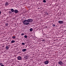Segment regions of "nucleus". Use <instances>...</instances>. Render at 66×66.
I'll return each mask as SVG.
<instances>
[{"mask_svg":"<svg viewBox=\"0 0 66 66\" xmlns=\"http://www.w3.org/2000/svg\"><path fill=\"white\" fill-rule=\"evenodd\" d=\"M23 23L25 25H28L29 24V21L28 20H25L23 22Z\"/></svg>","mask_w":66,"mask_h":66,"instance_id":"obj_1","label":"nucleus"},{"mask_svg":"<svg viewBox=\"0 0 66 66\" xmlns=\"http://www.w3.org/2000/svg\"><path fill=\"white\" fill-rule=\"evenodd\" d=\"M17 59L18 60H22V57L20 56H18L17 57Z\"/></svg>","mask_w":66,"mask_h":66,"instance_id":"obj_2","label":"nucleus"},{"mask_svg":"<svg viewBox=\"0 0 66 66\" xmlns=\"http://www.w3.org/2000/svg\"><path fill=\"white\" fill-rule=\"evenodd\" d=\"M28 21H29V22H32L33 21V20L31 19H28Z\"/></svg>","mask_w":66,"mask_h":66,"instance_id":"obj_3","label":"nucleus"},{"mask_svg":"<svg viewBox=\"0 0 66 66\" xmlns=\"http://www.w3.org/2000/svg\"><path fill=\"white\" fill-rule=\"evenodd\" d=\"M59 64V65H62L63 63V62L61 61H59L58 63Z\"/></svg>","mask_w":66,"mask_h":66,"instance_id":"obj_4","label":"nucleus"},{"mask_svg":"<svg viewBox=\"0 0 66 66\" xmlns=\"http://www.w3.org/2000/svg\"><path fill=\"white\" fill-rule=\"evenodd\" d=\"M18 12H19L18 10H15L14 11V12L15 14H17V13H18Z\"/></svg>","mask_w":66,"mask_h":66,"instance_id":"obj_5","label":"nucleus"},{"mask_svg":"<svg viewBox=\"0 0 66 66\" xmlns=\"http://www.w3.org/2000/svg\"><path fill=\"white\" fill-rule=\"evenodd\" d=\"M49 63V61H45L44 62V64L45 65H47V64H48Z\"/></svg>","mask_w":66,"mask_h":66,"instance_id":"obj_6","label":"nucleus"},{"mask_svg":"<svg viewBox=\"0 0 66 66\" xmlns=\"http://www.w3.org/2000/svg\"><path fill=\"white\" fill-rule=\"evenodd\" d=\"M63 21H58V23H60V24H61V23H63Z\"/></svg>","mask_w":66,"mask_h":66,"instance_id":"obj_7","label":"nucleus"},{"mask_svg":"<svg viewBox=\"0 0 66 66\" xmlns=\"http://www.w3.org/2000/svg\"><path fill=\"white\" fill-rule=\"evenodd\" d=\"M9 5V3H8V2H6V3H5V6H7Z\"/></svg>","mask_w":66,"mask_h":66,"instance_id":"obj_8","label":"nucleus"},{"mask_svg":"<svg viewBox=\"0 0 66 66\" xmlns=\"http://www.w3.org/2000/svg\"><path fill=\"white\" fill-rule=\"evenodd\" d=\"M11 12L12 13H14V9H11Z\"/></svg>","mask_w":66,"mask_h":66,"instance_id":"obj_9","label":"nucleus"},{"mask_svg":"<svg viewBox=\"0 0 66 66\" xmlns=\"http://www.w3.org/2000/svg\"><path fill=\"white\" fill-rule=\"evenodd\" d=\"M27 50V49H23L22 50V51L23 52H24L25 51H26Z\"/></svg>","mask_w":66,"mask_h":66,"instance_id":"obj_10","label":"nucleus"},{"mask_svg":"<svg viewBox=\"0 0 66 66\" xmlns=\"http://www.w3.org/2000/svg\"><path fill=\"white\" fill-rule=\"evenodd\" d=\"M15 41L14 40H12L11 42V43H15Z\"/></svg>","mask_w":66,"mask_h":66,"instance_id":"obj_11","label":"nucleus"},{"mask_svg":"<svg viewBox=\"0 0 66 66\" xmlns=\"http://www.w3.org/2000/svg\"><path fill=\"white\" fill-rule=\"evenodd\" d=\"M9 47H8V46H6L5 48L7 49V50L9 49Z\"/></svg>","mask_w":66,"mask_h":66,"instance_id":"obj_12","label":"nucleus"},{"mask_svg":"<svg viewBox=\"0 0 66 66\" xmlns=\"http://www.w3.org/2000/svg\"><path fill=\"white\" fill-rule=\"evenodd\" d=\"M30 31L31 32L32 31H33V29L32 28H30Z\"/></svg>","mask_w":66,"mask_h":66,"instance_id":"obj_13","label":"nucleus"},{"mask_svg":"<svg viewBox=\"0 0 66 66\" xmlns=\"http://www.w3.org/2000/svg\"><path fill=\"white\" fill-rule=\"evenodd\" d=\"M13 38H16V36H13L12 37Z\"/></svg>","mask_w":66,"mask_h":66,"instance_id":"obj_14","label":"nucleus"},{"mask_svg":"<svg viewBox=\"0 0 66 66\" xmlns=\"http://www.w3.org/2000/svg\"><path fill=\"white\" fill-rule=\"evenodd\" d=\"M43 2L44 3H45V2H46V0H44Z\"/></svg>","mask_w":66,"mask_h":66,"instance_id":"obj_15","label":"nucleus"},{"mask_svg":"<svg viewBox=\"0 0 66 66\" xmlns=\"http://www.w3.org/2000/svg\"><path fill=\"white\" fill-rule=\"evenodd\" d=\"M9 13L10 14H12V12L11 11H9Z\"/></svg>","mask_w":66,"mask_h":66,"instance_id":"obj_16","label":"nucleus"},{"mask_svg":"<svg viewBox=\"0 0 66 66\" xmlns=\"http://www.w3.org/2000/svg\"><path fill=\"white\" fill-rule=\"evenodd\" d=\"M24 37L25 38H27V35H25V36H24Z\"/></svg>","mask_w":66,"mask_h":66,"instance_id":"obj_17","label":"nucleus"},{"mask_svg":"<svg viewBox=\"0 0 66 66\" xmlns=\"http://www.w3.org/2000/svg\"><path fill=\"white\" fill-rule=\"evenodd\" d=\"M5 25L6 27H7V26H8V25H9V24L7 23Z\"/></svg>","mask_w":66,"mask_h":66,"instance_id":"obj_18","label":"nucleus"},{"mask_svg":"<svg viewBox=\"0 0 66 66\" xmlns=\"http://www.w3.org/2000/svg\"><path fill=\"white\" fill-rule=\"evenodd\" d=\"M22 45H25V44H24V43H22Z\"/></svg>","mask_w":66,"mask_h":66,"instance_id":"obj_19","label":"nucleus"},{"mask_svg":"<svg viewBox=\"0 0 66 66\" xmlns=\"http://www.w3.org/2000/svg\"><path fill=\"white\" fill-rule=\"evenodd\" d=\"M52 27H55V25L54 24H53L52 26Z\"/></svg>","mask_w":66,"mask_h":66,"instance_id":"obj_20","label":"nucleus"},{"mask_svg":"<svg viewBox=\"0 0 66 66\" xmlns=\"http://www.w3.org/2000/svg\"><path fill=\"white\" fill-rule=\"evenodd\" d=\"M2 64V63H0V65H1Z\"/></svg>","mask_w":66,"mask_h":66,"instance_id":"obj_21","label":"nucleus"},{"mask_svg":"<svg viewBox=\"0 0 66 66\" xmlns=\"http://www.w3.org/2000/svg\"><path fill=\"white\" fill-rule=\"evenodd\" d=\"M21 35H24V34H23V33Z\"/></svg>","mask_w":66,"mask_h":66,"instance_id":"obj_22","label":"nucleus"},{"mask_svg":"<svg viewBox=\"0 0 66 66\" xmlns=\"http://www.w3.org/2000/svg\"><path fill=\"white\" fill-rule=\"evenodd\" d=\"M1 66H4V65L3 64H2Z\"/></svg>","mask_w":66,"mask_h":66,"instance_id":"obj_23","label":"nucleus"},{"mask_svg":"<svg viewBox=\"0 0 66 66\" xmlns=\"http://www.w3.org/2000/svg\"><path fill=\"white\" fill-rule=\"evenodd\" d=\"M1 13V11H0V15Z\"/></svg>","mask_w":66,"mask_h":66,"instance_id":"obj_24","label":"nucleus"},{"mask_svg":"<svg viewBox=\"0 0 66 66\" xmlns=\"http://www.w3.org/2000/svg\"><path fill=\"white\" fill-rule=\"evenodd\" d=\"M42 41H43V42H44V41H45V40H42Z\"/></svg>","mask_w":66,"mask_h":66,"instance_id":"obj_25","label":"nucleus"},{"mask_svg":"<svg viewBox=\"0 0 66 66\" xmlns=\"http://www.w3.org/2000/svg\"><path fill=\"white\" fill-rule=\"evenodd\" d=\"M46 13L47 14V15H48V13H47V12H46Z\"/></svg>","mask_w":66,"mask_h":66,"instance_id":"obj_26","label":"nucleus"}]
</instances>
